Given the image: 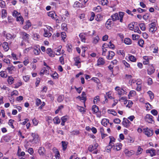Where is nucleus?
<instances>
[{
    "instance_id": "nucleus-32",
    "label": "nucleus",
    "mask_w": 159,
    "mask_h": 159,
    "mask_svg": "<svg viewBox=\"0 0 159 159\" xmlns=\"http://www.w3.org/2000/svg\"><path fill=\"white\" fill-rule=\"evenodd\" d=\"M108 123H109V120L107 119H103L101 121L102 125L104 126H107Z\"/></svg>"
},
{
    "instance_id": "nucleus-35",
    "label": "nucleus",
    "mask_w": 159,
    "mask_h": 159,
    "mask_svg": "<svg viewBox=\"0 0 159 159\" xmlns=\"http://www.w3.org/2000/svg\"><path fill=\"white\" fill-rule=\"evenodd\" d=\"M31 24L29 20H28L26 22V24L23 27V29L25 30H27L31 26Z\"/></svg>"
},
{
    "instance_id": "nucleus-1",
    "label": "nucleus",
    "mask_w": 159,
    "mask_h": 159,
    "mask_svg": "<svg viewBox=\"0 0 159 159\" xmlns=\"http://www.w3.org/2000/svg\"><path fill=\"white\" fill-rule=\"evenodd\" d=\"M125 14V12H123L119 11L118 14L116 12L112 14L111 17L113 21H116L117 20H120V21L121 23H122L123 22V18Z\"/></svg>"
},
{
    "instance_id": "nucleus-56",
    "label": "nucleus",
    "mask_w": 159,
    "mask_h": 159,
    "mask_svg": "<svg viewBox=\"0 0 159 159\" xmlns=\"http://www.w3.org/2000/svg\"><path fill=\"white\" fill-rule=\"evenodd\" d=\"M99 40V38L98 36H97L93 38V43L94 44L98 43Z\"/></svg>"
},
{
    "instance_id": "nucleus-61",
    "label": "nucleus",
    "mask_w": 159,
    "mask_h": 159,
    "mask_svg": "<svg viewBox=\"0 0 159 159\" xmlns=\"http://www.w3.org/2000/svg\"><path fill=\"white\" fill-rule=\"evenodd\" d=\"M134 32L137 33L138 34H140L141 33V31L140 30L138 26H135L134 29Z\"/></svg>"
},
{
    "instance_id": "nucleus-9",
    "label": "nucleus",
    "mask_w": 159,
    "mask_h": 159,
    "mask_svg": "<svg viewBox=\"0 0 159 159\" xmlns=\"http://www.w3.org/2000/svg\"><path fill=\"white\" fill-rule=\"evenodd\" d=\"M110 139V142L108 145L107 146V148H109V149L107 148V150H109L110 151V149L112 148L114 146V144L112 142H115V139L112 136L109 137Z\"/></svg>"
},
{
    "instance_id": "nucleus-16",
    "label": "nucleus",
    "mask_w": 159,
    "mask_h": 159,
    "mask_svg": "<svg viewBox=\"0 0 159 159\" xmlns=\"http://www.w3.org/2000/svg\"><path fill=\"white\" fill-rule=\"evenodd\" d=\"M105 63V61L104 59L102 57H99L97 61V66H103Z\"/></svg>"
},
{
    "instance_id": "nucleus-22",
    "label": "nucleus",
    "mask_w": 159,
    "mask_h": 159,
    "mask_svg": "<svg viewBox=\"0 0 159 159\" xmlns=\"http://www.w3.org/2000/svg\"><path fill=\"white\" fill-rule=\"evenodd\" d=\"M122 145L120 143H118L114 145L113 147H112L113 149H116L117 151L120 150L122 147Z\"/></svg>"
},
{
    "instance_id": "nucleus-51",
    "label": "nucleus",
    "mask_w": 159,
    "mask_h": 159,
    "mask_svg": "<svg viewBox=\"0 0 159 159\" xmlns=\"http://www.w3.org/2000/svg\"><path fill=\"white\" fill-rule=\"evenodd\" d=\"M128 58L130 61L132 62H135L137 60L135 57L132 55L129 56Z\"/></svg>"
},
{
    "instance_id": "nucleus-24",
    "label": "nucleus",
    "mask_w": 159,
    "mask_h": 159,
    "mask_svg": "<svg viewBox=\"0 0 159 159\" xmlns=\"http://www.w3.org/2000/svg\"><path fill=\"white\" fill-rule=\"evenodd\" d=\"M2 45V47L5 51L7 52L9 50V47L8 46V44L7 42H4Z\"/></svg>"
},
{
    "instance_id": "nucleus-26",
    "label": "nucleus",
    "mask_w": 159,
    "mask_h": 159,
    "mask_svg": "<svg viewBox=\"0 0 159 159\" xmlns=\"http://www.w3.org/2000/svg\"><path fill=\"white\" fill-rule=\"evenodd\" d=\"M47 53L48 55L51 57H55L53 53V51L50 48H48L46 50Z\"/></svg>"
},
{
    "instance_id": "nucleus-54",
    "label": "nucleus",
    "mask_w": 159,
    "mask_h": 159,
    "mask_svg": "<svg viewBox=\"0 0 159 159\" xmlns=\"http://www.w3.org/2000/svg\"><path fill=\"white\" fill-rule=\"evenodd\" d=\"M15 121L14 120L11 119H10L9 120L8 124L12 129H14L15 128L14 126L13 125V123Z\"/></svg>"
},
{
    "instance_id": "nucleus-38",
    "label": "nucleus",
    "mask_w": 159,
    "mask_h": 159,
    "mask_svg": "<svg viewBox=\"0 0 159 159\" xmlns=\"http://www.w3.org/2000/svg\"><path fill=\"white\" fill-rule=\"evenodd\" d=\"M124 42L127 45H130L132 43V41L129 38L125 39Z\"/></svg>"
},
{
    "instance_id": "nucleus-31",
    "label": "nucleus",
    "mask_w": 159,
    "mask_h": 159,
    "mask_svg": "<svg viewBox=\"0 0 159 159\" xmlns=\"http://www.w3.org/2000/svg\"><path fill=\"white\" fill-rule=\"evenodd\" d=\"M62 150L63 151H65L67 148L68 143L64 141H62L61 142Z\"/></svg>"
},
{
    "instance_id": "nucleus-28",
    "label": "nucleus",
    "mask_w": 159,
    "mask_h": 159,
    "mask_svg": "<svg viewBox=\"0 0 159 159\" xmlns=\"http://www.w3.org/2000/svg\"><path fill=\"white\" fill-rule=\"evenodd\" d=\"M79 36L80 39L81 41L84 43L85 42L86 38L85 34L84 33H81L79 35Z\"/></svg>"
},
{
    "instance_id": "nucleus-58",
    "label": "nucleus",
    "mask_w": 159,
    "mask_h": 159,
    "mask_svg": "<svg viewBox=\"0 0 159 159\" xmlns=\"http://www.w3.org/2000/svg\"><path fill=\"white\" fill-rule=\"evenodd\" d=\"M61 28L63 30L67 31L68 29L67 24L65 23H62L61 25Z\"/></svg>"
},
{
    "instance_id": "nucleus-62",
    "label": "nucleus",
    "mask_w": 159,
    "mask_h": 159,
    "mask_svg": "<svg viewBox=\"0 0 159 159\" xmlns=\"http://www.w3.org/2000/svg\"><path fill=\"white\" fill-rule=\"evenodd\" d=\"M6 37L7 39H10L13 38V35L10 33H7L6 34Z\"/></svg>"
},
{
    "instance_id": "nucleus-63",
    "label": "nucleus",
    "mask_w": 159,
    "mask_h": 159,
    "mask_svg": "<svg viewBox=\"0 0 159 159\" xmlns=\"http://www.w3.org/2000/svg\"><path fill=\"white\" fill-rule=\"evenodd\" d=\"M81 3L78 1H76L75 2L73 7L75 8H79L80 7V5Z\"/></svg>"
},
{
    "instance_id": "nucleus-8",
    "label": "nucleus",
    "mask_w": 159,
    "mask_h": 159,
    "mask_svg": "<svg viewBox=\"0 0 159 159\" xmlns=\"http://www.w3.org/2000/svg\"><path fill=\"white\" fill-rule=\"evenodd\" d=\"M124 152L125 156L128 157H130L135 153V152L134 150H129L128 149H125Z\"/></svg>"
},
{
    "instance_id": "nucleus-50",
    "label": "nucleus",
    "mask_w": 159,
    "mask_h": 159,
    "mask_svg": "<svg viewBox=\"0 0 159 159\" xmlns=\"http://www.w3.org/2000/svg\"><path fill=\"white\" fill-rule=\"evenodd\" d=\"M72 45L70 43H68L67 45L66 48L67 50L69 52H71L72 50Z\"/></svg>"
},
{
    "instance_id": "nucleus-23",
    "label": "nucleus",
    "mask_w": 159,
    "mask_h": 159,
    "mask_svg": "<svg viewBox=\"0 0 159 159\" xmlns=\"http://www.w3.org/2000/svg\"><path fill=\"white\" fill-rule=\"evenodd\" d=\"M115 55V53L114 52L111 51H109L108 54L107 56V58L109 60L111 59Z\"/></svg>"
},
{
    "instance_id": "nucleus-39",
    "label": "nucleus",
    "mask_w": 159,
    "mask_h": 159,
    "mask_svg": "<svg viewBox=\"0 0 159 159\" xmlns=\"http://www.w3.org/2000/svg\"><path fill=\"white\" fill-rule=\"evenodd\" d=\"M3 140L5 142H8L11 139L10 137L8 135H5L3 137Z\"/></svg>"
},
{
    "instance_id": "nucleus-55",
    "label": "nucleus",
    "mask_w": 159,
    "mask_h": 159,
    "mask_svg": "<svg viewBox=\"0 0 159 159\" xmlns=\"http://www.w3.org/2000/svg\"><path fill=\"white\" fill-rule=\"evenodd\" d=\"M44 36L45 37H50L51 35V34L50 33H48V31L45 29H44Z\"/></svg>"
},
{
    "instance_id": "nucleus-48",
    "label": "nucleus",
    "mask_w": 159,
    "mask_h": 159,
    "mask_svg": "<svg viewBox=\"0 0 159 159\" xmlns=\"http://www.w3.org/2000/svg\"><path fill=\"white\" fill-rule=\"evenodd\" d=\"M16 20L19 21H21L20 23L22 24H23L24 21V19L20 15L16 17Z\"/></svg>"
},
{
    "instance_id": "nucleus-17",
    "label": "nucleus",
    "mask_w": 159,
    "mask_h": 159,
    "mask_svg": "<svg viewBox=\"0 0 159 159\" xmlns=\"http://www.w3.org/2000/svg\"><path fill=\"white\" fill-rule=\"evenodd\" d=\"M98 143H96L94 145H90L89 147L88 150L90 152H92L93 151L96 150L98 148Z\"/></svg>"
},
{
    "instance_id": "nucleus-33",
    "label": "nucleus",
    "mask_w": 159,
    "mask_h": 159,
    "mask_svg": "<svg viewBox=\"0 0 159 159\" xmlns=\"http://www.w3.org/2000/svg\"><path fill=\"white\" fill-rule=\"evenodd\" d=\"M54 151L55 153V157L56 159H59L60 157V155L59 151L55 148L54 149Z\"/></svg>"
},
{
    "instance_id": "nucleus-49",
    "label": "nucleus",
    "mask_w": 159,
    "mask_h": 159,
    "mask_svg": "<svg viewBox=\"0 0 159 159\" xmlns=\"http://www.w3.org/2000/svg\"><path fill=\"white\" fill-rule=\"evenodd\" d=\"M144 43V40L142 39H140L138 41V45L141 47H143Z\"/></svg>"
},
{
    "instance_id": "nucleus-15",
    "label": "nucleus",
    "mask_w": 159,
    "mask_h": 159,
    "mask_svg": "<svg viewBox=\"0 0 159 159\" xmlns=\"http://www.w3.org/2000/svg\"><path fill=\"white\" fill-rule=\"evenodd\" d=\"M48 16L51 17L52 19H55L57 21L58 20L56 19L57 15L54 11H51L48 13Z\"/></svg>"
},
{
    "instance_id": "nucleus-46",
    "label": "nucleus",
    "mask_w": 159,
    "mask_h": 159,
    "mask_svg": "<svg viewBox=\"0 0 159 159\" xmlns=\"http://www.w3.org/2000/svg\"><path fill=\"white\" fill-rule=\"evenodd\" d=\"M93 10L97 12H100L102 11V8L100 6L98 5L96 7H94Z\"/></svg>"
},
{
    "instance_id": "nucleus-60",
    "label": "nucleus",
    "mask_w": 159,
    "mask_h": 159,
    "mask_svg": "<svg viewBox=\"0 0 159 159\" xmlns=\"http://www.w3.org/2000/svg\"><path fill=\"white\" fill-rule=\"evenodd\" d=\"M148 93L149 95L150 98L151 99H153L154 98V93L150 90L148 91Z\"/></svg>"
},
{
    "instance_id": "nucleus-7",
    "label": "nucleus",
    "mask_w": 159,
    "mask_h": 159,
    "mask_svg": "<svg viewBox=\"0 0 159 159\" xmlns=\"http://www.w3.org/2000/svg\"><path fill=\"white\" fill-rule=\"evenodd\" d=\"M73 59L75 61L74 65L77 66L78 68H80L81 66V64L80 57L77 56Z\"/></svg>"
},
{
    "instance_id": "nucleus-4",
    "label": "nucleus",
    "mask_w": 159,
    "mask_h": 159,
    "mask_svg": "<svg viewBox=\"0 0 159 159\" xmlns=\"http://www.w3.org/2000/svg\"><path fill=\"white\" fill-rule=\"evenodd\" d=\"M155 71V69L153 64L149 65L147 67V72L148 75H151Z\"/></svg>"
},
{
    "instance_id": "nucleus-25",
    "label": "nucleus",
    "mask_w": 159,
    "mask_h": 159,
    "mask_svg": "<svg viewBox=\"0 0 159 159\" xmlns=\"http://www.w3.org/2000/svg\"><path fill=\"white\" fill-rule=\"evenodd\" d=\"M21 34L22 35V38L24 40H28L29 39L30 35L29 34L25 32H22Z\"/></svg>"
},
{
    "instance_id": "nucleus-21",
    "label": "nucleus",
    "mask_w": 159,
    "mask_h": 159,
    "mask_svg": "<svg viewBox=\"0 0 159 159\" xmlns=\"http://www.w3.org/2000/svg\"><path fill=\"white\" fill-rule=\"evenodd\" d=\"M92 110L93 111V114H95L98 112L99 110V108L98 107L97 105H93L92 107Z\"/></svg>"
},
{
    "instance_id": "nucleus-53",
    "label": "nucleus",
    "mask_w": 159,
    "mask_h": 159,
    "mask_svg": "<svg viewBox=\"0 0 159 159\" xmlns=\"http://www.w3.org/2000/svg\"><path fill=\"white\" fill-rule=\"evenodd\" d=\"M64 96L63 95H60L57 98V101L58 102H61L64 99Z\"/></svg>"
},
{
    "instance_id": "nucleus-45",
    "label": "nucleus",
    "mask_w": 159,
    "mask_h": 159,
    "mask_svg": "<svg viewBox=\"0 0 159 159\" xmlns=\"http://www.w3.org/2000/svg\"><path fill=\"white\" fill-rule=\"evenodd\" d=\"M90 14L91 16L89 18V20L90 21H92L94 20L95 16V15L94 13L92 11L90 12Z\"/></svg>"
},
{
    "instance_id": "nucleus-11",
    "label": "nucleus",
    "mask_w": 159,
    "mask_h": 159,
    "mask_svg": "<svg viewBox=\"0 0 159 159\" xmlns=\"http://www.w3.org/2000/svg\"><path fill=\"white\" fill-rule=\"evenodd\" d=\"M105 26L108 29L110 30L113 26V23L111 19H109L107 20L105 23Z\"/></svg>"
},
{
    "instance_id": "nucleus-42",
    "label": "nucleus",
    "mask_w": 159,
    "mask_h": 159,
    "mask_svg": "<svg viewBox=\"0 0 159 159\" xmlns=\"http://www.w3.org/2000/svg\"><path fill=\"white\" fill-rule=\"evenodd\" d=\"M7 11L4 9H2V18H5L7 17Z\"/></svg>"
},
{
    "instance_id": "nucleus-3",
    "label": "nucleus",
    "mask_w": 159,
    "mask_h": 159,
    "mask_svg": "<svg viewBox=\"0 0 159 159\" xmlns=\"http://www.w3.org/2000/svg\"><path fill=\"white\" fill-rule=\"evenodd\" d=\"M144 119L146 122L149 124H153L155 123L154 117L150 114H147L145 116Z\"/></svg>"
},
{
    "instance_id": "nucleus-14",
    "label": "nucleus",
    "mask_w": 159,
    "mask_h": 159,
    "mask_svg": "<svg viewBox=\"0 0 159 159\" xmlns=\"http://www.w3.org/2000/svg\"><path fill=\"white\" fill-rule=\"evenodd\" d=\"M124 119L125 118H124V120L122 122V124L124 127L128 128L129 127L131 123L127 119L124 120Z\"/></svg>"
},
{
    "instance_id": "nucleus-57",
    "label": "nucleus",
    "mask_w": 159,
    "mask_h": 159,
    "mask_svg": "<svg viewBox=\"0 0 159 159\" xmlns=\"http://www.w3.org/2000/svg\"><path fill=\"white\" fill-rule=\"evenodd\" d=\"M139 26L141 30L142 31H145L146 30V27L144 23H142L139 24Z\"/></svg>"
},
{
    "instance_id": "nucleus-29",
    "label": "nucleus",
    "mask_w": 159,
    "mask_h": 159,
    "mask_svg": "<svg viewBox=\"0 0 159 159\" xmlns=\"http://www.w3.org/2000/svg\"><path fill=\"white\" fill-rule=\"evenodd\" d=\"M54 123L55 124H59L61 122V120L58 116L55 117L53 119Z\"/></svg>"
},
{
    "instance_id": "nucleus-64",
    "label": "nucleus",
    "mask_w": 159,
    "mask_h": 159,
    "mask_svg": "<svg viewBox=\"0 0 159 159\" xmlns=\"http://www.w3.org/2000/svg\"><path fill=\"white\" fill-rule=\"evenodd\" d=\"M143 149L141 148V147L139 146L138 148L137 151L136 152V155L140 154L142 153Z\"/></svg>"
},
{
    "instance_id": "nucleus-12",
    "label": "nucleus",
    "mask_w": 159,
    "mask_h": 159,
    "mask_svg": "<svg viewBox=\"0 0 159 159\" xmlns=\"http://www.w3.org/2000/svg\"><path fill=\"white\" fill-rule=\"evenodd\" d=\"M32 48L33 49V51L34 54L35 55H39L41 52L39 48V46L38 45L34 46Z\"/></svg>"
},
{
    "instance_id": "nucleus-19",
    "label": "nucleus",
    "mask_w": 159,
    "mask_h": 159,
    "mask_svg": "<svg viewBox=\"0 0 159 159\" xmlns=\"http://www.w3.org/2000/svg\"><path fill=\"white\" fill-rule=\"evenodd\" d=\"M38 152L40 156H43L45 154V149L44 147H40L38 150Z\"/></svg>"
},
{
    "instance_id": "nucleus-18",
    "label": "nucleus",
    "mask_w": 159,
    "mask_h": 159,
    "mask_svg": "<svg viewBox=\"0 0 159 159\" xmlns=\"http://www.w3.org/2000/svg\"><path fill=\"white\" fill-rule=\"evenodd\" d=\"M49 70L47 68V67H44L41 70L39 74L40 75H43L44 74H48L49 73Z\"/></svg>"
},
{
    "instance_id": "nucleus-40",
    "label": "nucleus",
    "mask_w": 159,
    "mask_h": 159,
    "mask_svg": "<svg viewBox=\"0 0 159 159\" xmlns=\"http://www.w3.org/2000/svg\"><path fill=\"white\" fill-rule=\"evenodd\" d=\"M77 107L79 111L82 113H84L86 112L84 108L82 107H80L78 105H77Z\"/></svg>"
},
{
    "instance_id": "nucleus-20",
    "label": "nucleus",
    "mask_w": 159,
    "mask_h": 159,
    "mask_svg": "<svg viewBox=\"0 0 159 159\" xmlns=\"http://www.w3.org/2000/svg\"><path fill=\"white\" fill-rule=\"evenodd\" d=\"M147 153H150L151 157H153L156 155V150L155 149L152 148L151 149H147L146 150Z\"/></svg>"
},
{
    "instance_id": "nucleus-41",
    "label": "nucleus",
    "mask_w": 159,
    "mask_h": 159,
    "mask_svg": "<svg viewBox=\"0 0 159 159\" xmlns=\"http://www.w3.org/2000/svg\"><path fill=\"white\" fill-rule=\"evenodd\" d=\"M35 105L37 107H39L40 105H41L42 103L41 100L39 98H36L35 99Z\"/></svg>"
},
{
    "instance_id": "nucleus-5",
    "label": "nucleus",
    "mask_w": 159,
    "mask_h": 159,
    "mask_svg": "<svg viewBox=\"0 0 159 159\" xmlns=\"http://www.w3.org/2000/svg\"><path fill=\"white\" fill-rule=\"evenodd\" d=\"M31 136L32 137V139H30L29 141L31 143H36L38 142L39 135L37 134L32 133L31 134Z\"/></svg>"
},
{
    "instance_id": "nucleus-13",
    "label": "nucleus",
    "mask_w": 159,
    "mask_h": 159,
    "mask_svg": "<svg viewBox=\"0 0 159 159\" xmlns=\"http://www.w3.org/2000/svg\"><path fill=\"white\" fill-rule=\"evenodd\" d=\"M5 70H7L9 74H12L13 72L15 70V67L12 65H9Z\"/></svg>"
},
{
    "instance_id": "nucleus-36",
    "label": "nucleus",
    "mask_w": 159,
    "mask_h": 159,
    "mask_svg": "<svg viewBox=\"0 0 159 159\" xmlns=\"http://www.w3.org/2000/svg\"><path fill=\"white\" fill-rule=\"evenodd\" d=\"M126 92L125 91L123 88H121L119 91H118V94L120 96L122 95H123L125 94H126Z\"/></svg>"
},
{
    "instance_id": "nucleus-6",
    "label": "nucleus",
    "mask_w": 159,
    "mask_h": 159,
    "mask_svg": "<svg viewBox=\"0 0 159 159\" xmlns=\"http://www.w3.org/2000/svg\"><path fill=\"white\" fill-rule=\"evenodd\" d=\"M149 32L153 34L157 30L155 22H152L151 24H149Z\"/></svg>"
},
{
    "instance_id": "nucleus-34",
    "label": "nucleus",
    "mask_w": 159,
    "mask_h": 159,
    "mask_svg": "<svg viewBox=\"0 0 159 159\" xmlns=\"http://www.w3.org/2000/svg\"><path fill=\"white\" fill-rule=\"evenodd\" d=\"M0 76L3 78H6L7 77V74L5 71L2 70L0 72Z\"/></svg>"
},
{
    "instance_id": "nucleus-44",
    "label": "nucleus",
    "mask_w": 159,
    "mask_h": 159,
    "mask_svg": "<svg viewBox=\"0 0 159 159\" xmlns=\"http://www.w3.org/2000/svg\"><path fill=\"white\" fill-rule=\"evenodd\" d=\"M135 22H133L129 24L128 25V27L129 29L131 30H133L134 28V25Z\"/></svg>"
},
{
    "instance_id": "nucleus-43",
    "label": "nucleus",
    "mask_w": 159,
    "mask_h": 159,
    "mask_svg": "<svg viewBox=\"0 0 159 159\" xmlns=\"http://www.w3.org/2000/svg\"><path fill=\"white\" fill-rule=\"evenodd\" d=\"M95 17V19L97 21L99 22L102 20V16L100 14L97 15Z\"/></svg>"
},
{
    "instance_id": "nucleus-10",
    "label": "nucleus",
    "mask_w": 159,
    "mask_h": 159,
    "mask_svg": "<svg viewBox=\"0 0 159 159\" xmlns=\"http://www.w3.org/2000/svg\"><path fill=\"white\" fill-rule=\"evenodd\" d=\"M143 59L144 61L143 62V64L144 65H150L149 60L152 59V57H149L148 56H144L143 57Z\"/></svg>"
},
{
    "instance_id": "nucleus-37",
    "label": "nucleus",
    "mask_w": 159,
    "mask_h": 159,
    "mask_svg": "<svg viewBox=\"0 0 159 159\" xmlns=\"http://www.w3.org/2000/svg\"><path fill=\"white\" fill-rule=\"evenodd\" d=\"M100 101V98L99 96H97L94 98L93 103L94 104H97Z\"/></svg>"
},
{
    "instance_id": "nucleus-52",
    "label": "nucleus",
    "mask_w": 159,
    "mask_h": 159,
    "mask_svg": "<svg viewBox=\"0 0 159 159\" xmlns=\"http://www.w3.org/2000/svg\"><path fill=\"white\" fill-rule=\"evenodd\" d=\"M145 107L146 108V110L149 111L152 108V106L148 102L145 103Z\"/></svg>"
},
{
    "instance_id": "nucleus-59",
    "label": "nucleus",
    "mask_w": 159,
    "mask_h": 159,
    "mask_svg": "<svg viewBox=\"0 0 159 159\" xmlns=\"http://www.w3.org/2000/svg\"><path fill=\"white\" fill-rule=\"evenodd\" d=\"M20 15V13L18 12L16 10H14L12 13V16H13L16 17L19 16Z\"/></svg>"
},
{
    "instance_id": "nucleus-27",
    "label": "nucleus",
    "mask_w": 159,
    "mask_h": 159,
    "mask_svg": "<svg viewBox=\"0 0 159 159\" xmlns=\"http://www.w3.org/2000/svg\"><path fill=\"white\" fill-rule=\"evenodd\" d=\"M22 85V82L21 80H19L17 82L15 83L13 85L14 86V88L15 89H17Z\"/></svg>"
},
{
    "instance_id": "nucleus-47",
    "label": "nucleus",
    "mask_w": 159,
    "mask_h": 159,
    "mask_svg": "<svg viewBox=\"0 0 159 159\" xmlns=\"http://www.w3.org/2000/svg\"><path fill=\"white\" fill-rule=\"evenodd\" d=\"M117 53L120 55H122L123 57H124L125 55V52L124 50H120L117 51Z\"/></svg>"
},
{
    "instance_id": "nucleus-2",
    "label": "nucleus",
    "mask_w": 159,
    "mask_h": 159,
    "mask_svg": "<svg viewBox=\"0 0 159 159\" xmlns=\"http://www.w3.org/2000/svg\"><path fill=\"white\" fill-rule=\"evenodd\" d=\"M143 133L148 137L152 136L153 134V132L152 128H149L147 127L143 129Z\"/></svg>"
},
{
    "instance_id": "nucleus-30",
    "label": "nucleus",
    "mask_w": 159,
    "mask_h": 159,
    "mask_svg": "<svg viewBox=\"0 0 159 159\" xmlns=\"http://www.w3.org/2000/svg\"><path fill=\"white\" fill-rule=\"evenodd\" d=\"M14 79L11 76H8L7 79V82L9 84H12L14 83Z\"/></svg>"
}]
</instances>
